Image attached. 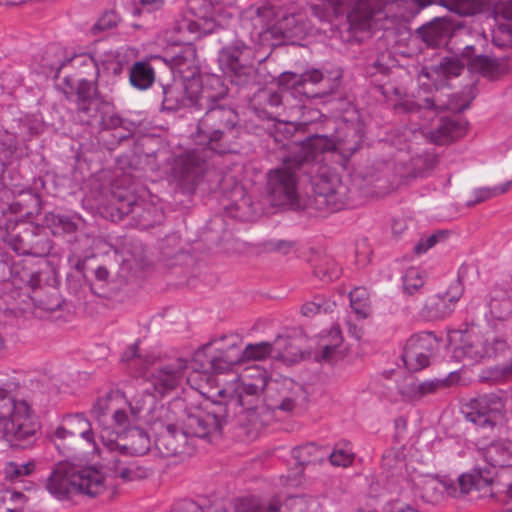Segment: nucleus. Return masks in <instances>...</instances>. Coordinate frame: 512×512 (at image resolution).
Instances as JSON below:
<instances>
[{
	"label": "nucleus",
	"mask_w": 512,
	"mask_h": 512,
	"mask_svg": "<svg viewBox=\"0 0 512 512\" xmlns=\"http://www.w3.org/2000/svg\"><path fill=\"white\" fill-rule=\"evenodd\" d=\"M351 137V140L339 139L335 142L325 135H314L303 141L294 158H287L281 167L268 175L267 188L272 204L281 206L296 202L298 169L311 178L318 209L328 212L343 209L347 202V187L326 161L330 157L345 164L360 147V137L354 129L351 130Z\"/></svg>",
	"instance_id": "nucleus-1"
},
{
	"label": "nucleus",
	"mask_w": 512,
	"mask_h": 512,
	"mask_svg": "<svg viewBox=\"0 0 512 512\" xmlns=\"http://www.w3.org/2000/svg\"><path fill=\"white\" fill-rule=\"evenodd\" d=\"M473 53L474 47L467 45L461 59L449 58L438 66L423 68L418 76L420 89L417 95L405 99L396 107L398 112L409 113L412 120H422V123L417 124V129L436 144H445L462 137L466 132V123L457 117L441 118L436 129H429L428 123L434 119L439 110L460 112L468 107V103L458 102L455 97L445 102L434 95L430 96L431 85L435 90L444 87L450 78L461 74L465 65L473 70H479L486 76H494V61L481 55L474 57Z\"/></svg>",
	"instance_id": "nucleus-2"
},
{
	"label": "nucleus",
	"mask_w": 512,
	"mask_h": 512,
	"mask_svg": "<svg viewBox=\"0 0 512 512\" xmlns=\"http://www.w3.org/2000/svg\"><path fill=\"white\" fill-rule=\"evenodd\" d=\"M238 114L230 107L215 105L198 123L200 142L216 153L234 151L232 144L239 135Z\"/></svg>",
	"instance_id": "nucleus-3"
},
{
	"label": "nucleus",
	"mask_w": 512,
	"mask_h": 512,
	"mask_svg": "<svg viewBox=\"0 0 512 512\" xmlns=\"http://www.w3.org/2000/svg\"><path fill=\"white\" fill-rule=\"evenodd\" d=\"M37 427L36 416L29 403L14 399L0 387V440L30 442Z\"/></svg>",
	"instance_id": "nucleus-4"
},
{
	"label": "nucleus",
	"mask_w": 512,
	"mask_h": 512,
	"mask_svg": "<svg viewBox=\"0 0 512 512\" xmlns=\"http://www.w3.org/2000/svg\"><path fill=\"white\" fill-rule=\"evenodd\" d=\"M144 404L143 399L132 398L129 403L131 422L125 427H117L118 431L105 429L100 433V440L108 452L120 456H141L150 450L149 435L141 428L131 427L144 409Z\"/></svg>",
	"instance_id": "nucleus-5"
},
{
	"label": "nucleus",
	"mask_w": 512,
	"mask_h": 512,
	"mask_svg": "<svg viewBox=\"0 0 512 512\" xmlns=\"http://www.w3.org/2000/svg\"><path fill=\"white\" fill-rule=\"evenodd\" d=\"M253 51L242 41H235L223 48L219 54V64L236 85H247L255 78Z\"/></svg>",
	"instance_id": "nucleus-6"
},
{
	"label": "nucleus",
	"mask_w": 512,
	"mask_h": 512,
	"mask_svg": "<svg viewBox=\"0 0 512 512\" xmlns=\"http://www.w3.org/2000/svg\"><path fill=\"white\" fill-rule=\"evenodd\" d=\"M129 403L119 390H111L94 401L90 414L102 426L101 432L105 429L113 431V428L125 427L131 422L130 415L122 407Z\"/></svg>",
	"instance_id": "nucleus-7"
},
{
	"label": "nucleus",
	"mask_w": 512,
	"mask_h": 512,
	"mask_svg": "<svg viewBox=\"0 0 512 512\" xmlns=\"http://www.w3.org/2000/svg\"><path fill=\"white\" fill-rule=\"evenodd\" d=\"M267 372L258 365L246 367L235 379L234 392L239 405L248 412L254 411L260 393L268 383Z\"/></svg>",
	"instance_id": "nucleus-8"
},
{
	"label": "nucleus",
	"mask_w": 512,
	"mask_h": 512,
	"mask_svg": "<svg viewBox=\"0 0 512 512\" xmlns=\"http://www.w3.org/2000/svg\"><path fill=\"white\" fill-rule=\"evenodd\" d=\"M505 417V404L496 394H485L471 401L468 418L479 428L501 426Z\"/></svg>",
	"instance_id": "nucleus-9"
},
{
	"label": "nucleus",
	"mask_w": 512,
	"mask_h": 512,
	"mask_svg": "<svg viewBox=\"0 0 512 512\" xmlns=\"http://www.w3.org/2000/svg\"><path fill=\"white\" fill-rule=\"evenodd\" d=\"M312 24L308 20L304 8L295 3L279 9L277 28H274V39L302 38L312 33Z\"/></svg>",
	"instance_id": "nucleus-10"
},
{
	"label": "nucleus",
	"mask_w": 512,
	"mask_h": 512,
	"mask_svg": "<svg viewBox=\"0 0 512 512\" xmlns=\"http://www.w3.org/2000/svg\"><path fill=\"white\" fill-rule=\"evenodd\" d=\"M438 347V340L430 332L411 336L403 349L402 360L411 371H419L429 365L430 357Z\"/></svg>",
	"instance_id": "nucleus-11"
},
{
	"label": "nucleus",
	"mask_w": 512,
	"mask_h": 512,
	"mask_svg": "<svg viewBox=\"0 0 512 512\" xmlns=\"http://www.w3.org/2000/svg\"><path fill=\"white\" fill-rule=\"evenodd\" d=\"M279 9L269 3L254 4L242 13V22L250 27L255 34L268 40L274 39V28H277Z\"/></svg>",
	"instance_id": "nucleus-12"
},
{
	"label": "nucleus",
	"mask_w": 512,
	"mask_h": 512,
	"mask_svg": "<svg viewBox=\"0 0 512 512\" xmlns=\"http://www.w3.org/2000/svg\"><path fill=\"white\" fill-rule=\"evenodd\" d=\"M301 386L290 378L269 379L264 389L265 401L271 409L290 412L294 409Z\"/></svg>",
	"instance_id": "nucleus-13"
},
{
	"label": "nucleus",
	"mask_w": 512,
	"mask_h": 512,
	"mask_svg": "<svg viewBox=\"0 0 512 512\" xmlns=\"http://www.w3.org/2000/svg\"><path fill=\"white\" fill-rule=\"evenodd\" d=\"M74 465L58 463L46 480L47 491L58 500L70 499L77 493Z\"/></svg>",
	"instance_id": "nucleus-14"
},
{
	"label": "nucleus",
	"mask_w": 512,
	"mask_h": 512,
	"mask_svg": "<svg viewBox=\"0 0 512 512\" xmlns=\"http://www.w3.org/2000/svg\"><path fill=\"white\" fill-rule=\"evenodd\" d=\"M53 436L55 441L79 436L91 445L95 452L100 453V448L91 429V423L83 414L78 413L64 417L62 424L55 429Z\"/></svg>",
	"instance_id": "nucleus-15"
},
{
	"label": "nucleus",
	"mask_w": 512,
	"mask_h": 512,
	"mask_svg": "<svg viewBox=\"0 0 512 512\" xmlns=\"http://www.w3.org/2000/svg\"><path fill=\"white\" fill-rule=\"evenodd\" d=\"M186 369V360L179 358L158 368L156 371L151 373L148 380L153 386L155 392L163 396L180 384Z\"/></svg>",
	"instance_id": "nucleus-16"
},
{
	"label": "nucleus",
	"mask_w": 512,
	"mask_h": 512,
	"mask_svg": "<svg viewBox=\"0 0 512 512\" xmlns=\"http://www.w3.org/2000/svg\"><path fill=\"white\" fill-rule=\"evenodd\" d=\"M221 427V421L215 412L198 409L187 415L182 428L187 436L207 438L218 434Z\"/></svg>",
	"instance_id": "nucleus-17"
},
{
	"label": "nucleus",
	"mask_w": 512,
	"mask_h": 512,
	"mask_svg": "<svg viewBox=\"0 0 512 512\" xmlns=\"http://www.w3.org/2000/svg\"><path fill=\"white\" fill-rule=\"evenodd\" d=\"M461 340L463 342L461 347L463 354L474 361L497 356L503 353L507 346L505 340L496 336L491 338L493 342L492 348L486 347V344L490 343V339H483V337L465 334L461 336Z\"/></svg>",
	"instance_id": "nucleus-18"
},
{
	"label": "nucleus",
	"mask_w": 512,
	"mask_h": 512,
	"mask_svg": "<svg viewBox=\"0 0 512 512\" xmlns=\"http://www.w3.org/2000/svg\"><path fill=\"white\" fill-rule=\"evenodd\" d=\"M221 22L215 18L195 19L192 16H182L176 20L174 29L181 35L180 41L190 42L203 35L213 33Z\"/></svg>",
	"instance_id": "nucleus-19"
},
{
	"label": "nucleus",
	"mask_w": 512,
	"mask_h": 512,
	"mask_svg": "<svg viewBox=\"0 0 512 512\" xmlns=\"http://www.w3.org/2000/svg\"><path fill=\"white\" fill-rule=\"evenodd\" d=\"M74 477L77 492L94 497L106 489L104 472L95 466L78 467L74 465Z\"/></svg>",
	"instance_id": "nucleus-20"
},
{
	"label": "nucleus",
	"mask_w": 512,
	"mask_h": 512,
	"mask_svg": "<svg viewBox=\"0 0 512 512\" xmlns=\"http://www.w3.org/2000/svg\"><path fill=\"white\" fill-rule=\"evenodd\" d=\"M487 307L485 319L493 328H496L499 323L507 321L512 315V299L506 291L499 288L490 291Z\"/></svg>",
	"instance_id": "nucleus-21"
},
{
	"label": "nucleus",
	"mask_w": 512,
	"mask_h": 512,
	"mask_svg": "<svg viewBox=\"0 0 512 512\" xmlns=\"http://www.w3.org/2000/svg\"><path fill=\"white\" fill-rule=\"evenodd\" d=\"M478 456L492 468L512 466V440L499 439L477 450Z\"/></svg>",
	"instance_id": "nucleus-22"
},
{
	"label": "nucleus",
	"mask_w": 512,
	"mask_h": 512,
	"mask_svg": "<svg viewBox=\"0 0 512 512\" xmlns=\"http://www.w3.org/2000/svg\"><path fill=\"white\" fill-rule=\"evenodd\" d=\"M323 79V74L320 70L312 69L305 73L298 75L293 72H284L278 78L279 86L291 90V94L295 97L309 98V94L304 90V86L307 82L317 84Z\"/></svg>",
	"instance_id": "nucleus-23"
},
{
	"label": "nucleus",
	"mask_w": 512,
	"mask_h": 512,
	"mask_svg": "<svg viewBox=\"0 0 512 512\" xmlns=\"http://www.w3.org/2000/svg\"><path fill=\"white\" fill-rule=\"evenodd\" d=\"M171 68L183 80H194L199 74L197 53L194 46H184L179 54L171 59Z\"/></svg>",
	"instance_id": "nucleus-24"
},
{
	"label": "nucleus",
	"mask_w": 512,
	"mask_h": 512,
	"mask_svg": "<svg viewBox=\"0 0 512 512\" xmlns=\"http://www.w3.org/2000/svg\"><path fill=\"white\" fill-rule=\"evenodd\" d=\"M187 437L183 428L179 429L175 424H169L158 435L155 444L165 456H174L182 452Z\"/></svg>",
	"instance_id": "nucleus-25"
},
{
	"label": "nucleus",
	"mask_w": 512,
	"mask_h": 512,
	"mask_svg": "<svg viewBox=\"0 0 512 512\" xmlns=\"http://www.w3.org/2000/svg\"><path fill=\"white\" fill-rule=\"evenodd\" d=\"M422 40L431 47H439L446 43L451 35V24L445 19H435L419 29Z\"/></svg>",
	"instance_id": "nucleus-26"
},
{
	"label": "nucleus",
	"mask_w": 512,
	"mask_h": 512,
	"mask_svg": "<svg viewBox=\"0 0 512 512\" xmlns=\"http://www.w3.org/2000/svg\"><path fill=\"white\" fill-rule=\"evenodd\" d=\"M318 453V447L312 443L297 447L292 450V457L298 467L296 468V472L293 474V476L291 474L287 476L290 486H296L300 483V480L297 479V476L302 474L306 464L316 463L323 459V457H319L317 455Z\"/></svg>",
	"instance_id": "nucleus-27"
},
{
	"label": "nucleus",
	"mask_w": 512,
	"mask_h": 512,
	"mask_svg": "<svg viewBox=\"0 0 512 512\" xmlns=\"http://www.w3.org/2000/svg\"><path fill=\"white\" fill-rule=\"evenodd\" d=\"M500 9L503 20L493 31V43L503 48L512 47V1L504 3Z\"/></svg>",
	"instance_id": "nucleus-28"
},
{
	"label": "nucleus",
	"mask_w": 512,
	"mask_h": 512,
	"mask_svg": "<svg viewBox=\"0 0 512 512\" xmlns=\"http://www.w3.org/2000/svg\"><path fill=\"white\" fill-rule=\"evenodd\" d=\"M96 82H108L111 76L119 75L122 72L123 64L119 56L114 52L104 53L97 59Z\"/></svg>",
	"instance_id": "nucleus-29"
},
{
	"label": "nucleus",
	"mask_w": 512,
	"mask_h": 512,
	"mask_svg": "<svg viewBox=\"0 0 512 512\" xmlns=\"http://www.w3.org/2000/svg\"><path fill=\"white\" fill-rule=\"evenodd\" d=\"M462 292V286L457 282L450 286L446 296L431 298L428 306L431 308L434 307L432 316L436 318H442L449 315L452 311V308L446 306V301L448 300L450 303L454 304L460 299Z\"/></svg>",
	"instance_id": "nucleus-30"
},
{
	"label": "nucleus",
	"mask_w": 512,
	"mask_h": 512,
	"mask_svg": "<svg viewBox=\"0 0 512 512\" xmlns=\"http://www.w3.org/2000/svg\"><path fill=\"white\" fill-rule=\"evenodd\" d=\"M237 347L232 345L227 352L221 354L220 356L212 358L207 366H201V369L204 373L214 372V373H223L233 368L241 359L240 351L235 353Z\"/></svg>",
	"instance_id": "nucleus-31"
},
{
	"label": "nucleus",
	"mask_w": 512,
	"mask_h": 512,
	"mask_svg": "<svg viewBox=\"0 0 512 512\" xmlns=\"http://www.w3.org/2000/svg\"><path fill=\"white\" fill-rule=\"evenodd\" d=\"M129 79L133 87L145 90L154 82V70L147 62H136L130 70Z\"/></svg>",
	"instance_id": "nucleus-32"
},
{
	"label": "nucleus",
	"mask_w": 512,
	"mask_h": 512,
	"mask_svg": "<svg viewBox=\"0 0 512 512\" xmlns=\"http://www.w3.org/2000/svg\"><path fill=\"white\" fill-rule=\"evenodd\" d=\"M203 159L195 151L188 152L182 156L176 163V170H179L181 177L190 181L193 180L202 169Z\"/></svg>",
	"instance_id": "nucleus-33"
},
{
	"label": "nucleus",
	"mask_w": 512,
	"mask_h": 512,
	"mask_svg": "<svg viewBox=\"0 0 512 512\" xmlns=\"http://www.w3.org/2000/svg\"><path fill=\"white\" fill-rule=\"evenodd\" d=\"M25 503V496L9 485L0 484V510L17 512Z\"/></svg>",
	"instance_id": "nucleus-34"
},
{
	"label": "nucleus",
	"mask_w": 512,
	"mask_h": 512,
	"mask_svg": "<svg viewBox=\"0 0 512 512\" xmlns=\"http://www.w3.org/2000/svg\"><path fill=\"white\" fill-rule=\"evenodd\" d=\"M275 356L282 361L292 364L302 359L301 351L294 347L287 337L279 336L274 341Z\"/></svg>",
	"instance_id": "nucleus-35"
},
{
	"label": "nucleus",
	"mask_w": 512,
	"mask_h": 512,
	"mask_svg": "<svg viewBox=\"0 0 512 512\" xmlns=\"http://www.w3.org/2000/svg\"><path fill=\"white\" fill-rule=\"evenodd\" d=\"M95 91V86L91 81L86 79L79 81L77 86V104L80 111L88 113L95 109L97 105L93 99Z\"/></svg>",
	"instance_id": "nucleus-36"
},
{
	"label": "nucleus",
	"mask_w": 512,
	"mask_h": 512,
	"mask_svg": "<svg viewBox=\"0 0 512 512\" xmlns=\"http://www.w3.org/2000/svg\"><path fill=\"white\" fill-rule=\"evenodd\" d=\"M493 0H441V4L459 15H472Z\"/></svg>",
	"instance_id": "nucleus-37"
},
{
	"label": "nucleus",
	"mask_w": 512,
	"mask_h": 512,
	"mask_svg": "<svg viewBox=\"0 0 512 512\" xmlns=\"http://www.w3.org/2000/svg\"><path fill=\"white\" fill-rule=\"evenodd\" d=\"M113 469L116 476L122 478L125 481H132L141 478L144 472L136 465L135 462H126L122 460L120 455L112 453Z\"/></svg>",
	"instance_id": "nucleus-38"
},
{
	"label": "nucleus",
	"mask_w": 512,
	"mask_h": 512,
	"mask_svg": "<svg viewBox=\"0 0 512 512\" xmlns=\"http://www.w3.org/2000/svg\"><path fill=\"white\" fill-rule=\"evenodd\" d=\"M350 306L359 319L367 318L371 312L368 291L363 287L351 291Z\"/></svg>",
	"instance_id": "nucleus-39"
},
{
	"label": "nucleus",
	"mask_w": 512,
	"mask_h": 512,
	"mask_svg": "<svg viewBox=\"0 0 512 512\" xmlns=\"http://www.w3.org/2000/svg\"><path fill=\"white\" fill-rule=\"evenodd\" d=\"M97 59H95L90 54L81 53V54H75L71 57H66L64 61L62 60H49L48 65L51 69H57L60 70L62 67H64L66 64L71 63L74 67H84L89 66L96 70L97 67Z\"/></svg>",
	"instance_id": "nucleus-40"
},
{
	"label": "nucleus",
	"mask_w": 512,
	"mask_h": 512,
	"mask_svg": "<svg viewBox=\"0 0 512 512\" xmlns=\"http://www.w3.org/2000/svg\"><path fill=\"white\" fill-rule=\"evenodd\" d=\"M336 307V301L327 300L323 296H316L313 300L306 302L301 307V313L307 317H313L316 314L328 313Z\"/></svg>",
	"instance_id": "nucleus-41"
},
{
	"label": "nucleus",
	"mask_w": 512,
	"mask_h": 512,
	"mask_svg": "<svg viewBox=\"0 0 512 512\" xmlns=\"http://www.w3.org/2000/svg\"><path fill=\"white\" fill-rule=\"evenodd\" d=\"M354 458L355 454L350 443L337 444L329 455L331 464L337 467L350 466L353 463Z\"/></svg>",
	"instance_id": "nucleus-42"
},
{
	"label": "nucleus",
	"mask_w": 512,
	"mask_h": 512,
	"mask_svg": "<svg viewBox=\"0 0 512 512\" xmlns=\"http://www.w3.org/2000/svg\"><path fill=\"white\" fill-rule=\"evenodd\" d=\"M426 274L416 267L407 269L403 276V288L408 294H413L425 283Z\"/></svg>",
	"instance_id": "nucleus-43"
},
{
	"label": "nucleus",
	"mask_w": 512,
	"mask_h": 512,
	"mask_svg": "<svg viewBox=\"0 0 512 512\" xmlns=\"http://www.w3.org/2000/svg\"><path fill=\"white\" fill-rule=\"evenodd\" d=\"M273 352L275 353L274 344L272 345L268 342H260L247 345L245 350L240 353L242 359L259 361L270 356Z\"/></svg>",
	"instance_id": "nucleus-44"
},
{
	"label": "nucleus",
	"mask_w": 512,
	"mask_h": 512,
	"mask_svg": "<svg viewBox=\"0 0 512 512\" xmlns=\"http://www.w3.org/2000/svg\"><path fill=\"white\" fill-rule=\"evenodd\" d=\"M508 192L504 183L493 186V187H481L473 191L474 199L468 202V205L481 203L488 199L497 197L501 194Z\"/></svg>",
	"instance_id": "nucleus-45"
},
{
	"label": "nucleus",
	"mask_w": 512,
	"mask_h": 512,
	"mask_svg": "<svg viewBox=\"0 0 512 512\" xmlns=\"http://www.w3.org/2000/svg\"><path fill=\"white\" fill-rule=\"evenodd\" d=\"M397 389L403 401L414 402L419 400L417 381L412 376L405 377L402 382L398 383Z\"/></svg>",
	"instance_id": "nucleus-46"
},
{
	"label": "nucleus",
	"mask_w": 512,
	"mask_h": 512,
	"mask_svg": "<svg viewBox=\"0 0 512 512\" xmlns=\"http://www.w3.org/2000/svg\"><path fill=\"white\" fill-rule=\"evenodd\" d=\"M236 512H281L277 501L271 502L267 507L262 506L256 499L243 500L236 508Z\"/></svg>",
	"instance_id": "nucleus-47"
},
{
	"label": "nucleus",
	"mask_w": 512,
	"mask_h": 512,
	"mask_svg": "<svg viewBox=\"0 0 512 512\" xmlns=\"http://www.w3.org/2000/svg\"><path fill=\"white\" fill-rule=\"evenodd\" d=\"M328 336L331 338L330 342L322 343L320 345L322 350L321 358L323 360H329L332 357L335 349L342 342V335L339 326H333L329 331Z\"/></svg>",
	"instance_id": "nucleus-48"
},
{
	"label": "nucleus",
	"mask_w": 512,
	"mask_h": 512,
	"mask_svg": "<svg viewBox=\"0 0 512 512\" xmlns=\"http://www.w3.org/2000/svg\"><path fill=\"white\" fill-rule=\"evenodd\" d=\"M35 469L34 462H9L6 464L4 472L10 479L18 478L31 474Z\"/></svg>",
	"instance_id": "nucleus-49"
},
{
	"label": "nucleus",
	"mask_w": 512,
	"mask_h": 512,
	"mask_svg": "<svg viewBox=\"0 0 512 512\" xmlns=\"http://www.w3.org/2000/svg\"><path fill=\"white\" fill-rule=\"evenodd\" d=\"M122 361L127 363H132L133 367L139 370V373H144L145 367H142L144 364H151L155 361V357L145 358L143 359L139 355H137V345L130 346L123 354Z\"/></svg>",
	"instance_id": "nucleus-50"
},
{
	"label": "nucleus",
	"mask_w": 512,
	"mask_h": 512,
	"mask_svg": "<svg viewBox=\"0 0 512 512\" xmlns=\"http://www.w3.org/2000/svg\"><path fill=\"white\" fill-rule=\"evenodd\" d=\"M488 378L495 382L512 380V359L506 363L496 365L488 370Z\"/></svg>",
	"instance_id": "nucleus-51"
},
{
	"label": "nucleus",
	"mask_w": 512,
	"mask_h": 512,
	"mask_svg": "<svg viewBox=\"0 0 512 512\" xmlns=\"http://www.w3.org/2000/svg\"><path fill=\"white\" fill-rule=\"evenodd\" d=\"M118 21L119 17L115 12L107 11L93 25L92 32L97 34L99 32L111 29L117 25Z\"/></svg>",
	"instance_id": "nucleus-52"
},
{
	"label": "nucleus",
	"mask_w": 512,
	"mask_h": 512,
	"mask_svg": "<svg viewBox=\"0 0 512 512\" xmlns=\"http://www.w3.org/2000/svg\"><path fill=\"white\" fill-rule=\"evenodd\" d=\"M316 274L325 281H333L339 278L341 274V268L335 261L330 260L326 262L325 266H318L316 269Z\"/></svg>",
	"instance_id": "nucleus-53"
},
{
	"label": "nucleus",
	"mask_w": 512,
	"mask_h": 512,
	"mask_svg": "<svg viewBox=\"0 0 512 512\" xmlns=\"http://www.w3.org/2000/svg\"><path fill=\"white\" fill-rule=\"evenodd\" d=\"M46 219L65 233H73L77 230L76 223L68 216L51 214Z\"/></svg>",
	"instance_id": "nucleus-54"
},
{
	"label": "nucleus",
	"mask_w": 512,
	"mask_h": 512,
	"mask_svg": "<svg viewBox=\"0 0 512 512\" xmlns=\"http://www.w3.org/2000/svg\"><path fill=\"white\" fill-rule=\"evenodd\" d=\"M445 386V381L433 379L424 382H417V391L419 394V400L426 395L435 393L437 390Z\"/></svg>",
	"instance_id": "nucleus-55"
},
{
	"label": "nucleus",
	"mask_w": 512,
	"mask_h": 512,
	"mask_svg": "<svg viewBox=\"0 0 512 512\" xmlns=\"http://www.w3.org/2000/svg\"><path fill=\"white\" fill-rule=\"evenodd\" d=\"M445 237L444 231H439L433 235L426 237L425 239H421L415 246L414 250L417 254H423L428 249L433 247L440 239Z\"/></svg>",
	"instance_id": "nucleus-56"
},
{
	"label": "nucleus",
	"mask_w": 512,
	"mask_h": 512,
	"mask_svg": "<svg viewBox=\"0 0 512 512\" xmlns=\"http://www.w3.org/2000/svg\"><path fill=\"white\" fill-rule=\"evenodd\" d=\"M441 484L434 480H427L423 487V497L429 501L437 500L438 495L441 494Z\"/></svg>",
	"instance_id": "nucleus-57"
},
{
	"label": "nucleus",
	"mask_w": 512,
	"mask_h": 512,
	"mask_svg": "<svg viewBox=\"0 0 512 512\" xmlns=\"http://www.w3.org/2000/svg\"><path fill=\"white\" fill-rule=\"evenodd\" d=\"M0 144H2L10 151H15L17 145L15 135L9 133L6 130H0Z\"/></svg>",
	"instance_id": "nucleus-58"
},
{
	"label": "nucleus",
	"mask_w": 512,
	"mask_h": 512,
	"mask_svg": "<svg viewBox=\"0 0 512 512\" xmlns=\"http://www.w3.org/2000/svg\"><path fill=\"white\" fill-rule=\"evenodd\" d=\"M13 80L10 79V75L5 73L0 78V88L3 90H12L21 83V79L18 76H12Z\"/></svg>",
	"instance_id": "nucleus-59"
},
{
	"label": "nucleus",
	"mask_w": 512,
	"mask_h": 512,
	"mask_svg": "<svg viewBox=\"0 0 512 512\" xmlns=\"http://www.w3.org/2000/svg\"><path fill=\"white\" fill-rule=\"evenodd\" d=\"M460 489L463 493H468L475 485L474 476L465 474L459 477Z\"/></svg>",
	"instance_id": "nucleus-60"
},
{
	"label": "nucleus",
	"mask_w": 512,
	"mask_h": 512,
	"mask_svg": "<svg viewBox=\"0 0 512 512\" xmlns=\"http://www.w3.org/2000/svg\"><path fill=\"white\" fill-rule=\"evenodd\" d=\"M139 2L149 12L158 11L165 5V0H139Z\"/></svg>",
	"instance_id": "nucleus-61"
},
{
	"label": "nucleus",
	"mask_w": 512,
	"mask_h": 512,
	"mask_svg": "<svg viewBox=\"0 0 512 512\" xmlns=\"http://www.w3.org/2000/svg\"><path fill=\"white\" fill-rule=\"evenodd\" d=\"M23 127L27 129L30 136L39 134L42 129V125L38 121H27L23 123Z\"/></svg>",
	"instance_id": "nucleus-62"
},
{
	"label": "nucleus",
	"mask_w": 512,
	"mask_h": 512,
	"mask_svg": "<svg viewBox=\"0 0 512 512\" xmlns=\"http://www.w3.org/2000/svg\"><path fill=\"white\" fill-rule=\"evenodd\" d=\"M346 325H347V328H348V333L353 338H355L356 340L361 339L363 333H362V328L360 326H358L357 324H353L351 322V320H348L346 322Z\"/></svg>",
	"instance_id": "nucleus-63"
},
{
	"label": "nucleus",
	"mask_w": 512,
	"mask_h": 512,
	"mask_svg": "<svg viewBox=\"0 0 512 512\" xmlns=\"http://www.w3.org/2000/svg\"><path fill=\"white\" fill-rule=\"evenodd\" d=\"M388 512H418V510L407 504L395 503Z\"/></svg>",
	"instance_id": "nucleus-64"
}]
</instances>
